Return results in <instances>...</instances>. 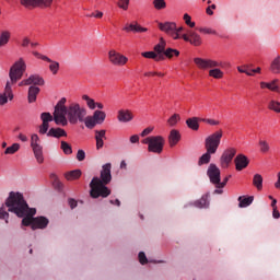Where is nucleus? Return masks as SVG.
<instances>
[{
	"label": "nucleus",
	"instance_id": "f257e3e1",
	"mask_svg": "<svg viewBox=\"0 0 280 280\" xmlns=\"http://www.w3.org/2000/svg\"><path fill=\"white\" fill-rule=\"evenodd\" d=\"M89 110L80 103L72 102L67 106V98L62 97L55 106L54 121L57 126H75L84 124L86 126Z\"/></svg>",
	"mask_w": 280,
	"mask_h": 280
},
{
	"label": "nucleus",
	"instance_id": "f03ea898",
	"mask_svg": "<svg viewBox=\"0 0 280 280\" xmlns=\"http://www.w3.org/2000/svg\"><path fill=\"white\" fill-rule=\"evenodd\" d=\"M27 69V65L25 63V60L22 58L19 59L9 71V78L10 80L7 81L3 93L0 94V106H5V103L8 100L12 102L14 100V93L12 92V86L16 84L21 78H23V74L25 73V70Z\"/></svg>",
	"mask_w": 280,
	"mask_h": 280
},
{
	"label": "nucleus",
	"instance_id": "7ed1b4c3",
	"mask_svg": "<svg viewBox=\"0 0 280 280\" xmlns=\"http://www.w3.org/2000/svg\"><path fill=\"white\" fill-rule=\"evenodd\" d=\"M110 163L103 165L101 171V178L93 177L90 183V196L91 198H108L110 190L106 185L113 180V175L110 174Z\"/></svg>",
	"mask_w": 280,
	"mask_h": 280
},
{
	"label": "nucleus",
	"instance_id": "20e7f679",
	"mask_svg": "<svg viewBox=\"0 0 280 280\" xmlns=\"http://www.w3.org/2000/svg\"><path fill=\"white\" fill-rule=\"evenodd\" d=\"M5 206L10 213H15L18 218H25V215H36V209H30L25 197L19 191L9 192V197L5 200Z\"/></svg>",
	"mask_w": 280,
	"mask_h": 280
},
{
	"label": "nucleus",
	"instance_id": "39448f33",
	"mask_svg": "<svg viewBox=\"0 0 280 280\" xmlns=\"http://www.w3.org/2000/svg\"><path fill=\"white\" fill-rule=\"evenodd\" d=\"M194 62L196 67H198V69H201L203 71H207V69H210L208 72L210 78H213L214 80H222V78H224V71L218 68V67H221L222 65L219 63L217 60L196 57L194 59Z\"/></svg>",
	"mask_w": 280,
	"mask_h": 280
},
{
	"label": "nucleus",
	"instance_id": "423d86ee",
	"mask_svg": "<svg viewBox=\"0 0 280 280\" xmlns=\"http://www.w3.org/2000/svg\"><path fill=\"white\" fill-rule=\"evenodd\" d=\"M142 143L148 145L149 152H153V154H161L165 145V139L161 136H151L142 140Z\"/></svg>",
	"mask_w": 280,
	"mask_h": 280
},
{
	"label": "nucleus",
	"instance_id": "0eeeda50",
	"mask_svg": "<svg viewBox=\"0 0 280 280\" xmlns=\"http://www.w3.org/2000/svg\"><path fill=\"white\" fill-rule=\"evenodd\" d=\"M222 137H223L222 129H220V130L213 132L212 135L208 136L205 140L206 150L215 154V152H218V149L220 148Z\"/></svg>",
	"mask_w": 280,
	"mask_h": 280
},
{
	"label": "nucleus",
	"instance_id": "6e6552de",
	"mask_svg": "<svg viewBox=\"0 0 280 280\" xmlns=\"http://www.w3.org/2000/svg\"><path fill=\"white\" fill-rule=\"evenodd\" d=\"M31 148L37 163H44L45 156L43 155V144L40 137H38L36 133L31 135Z\"/></svg>",
	"mask_w": 280,
	"mask_h": 280
},
{
	"label": "nucleus",
	"instance_id": "1a4fd4ad",
	"mask_svg": "<svg viewBox=\"0 0 280 280\" xmlns=\"http://www.w3.org/2000/svg\"><path fill=\"white\" fill-rule=\"evenodd\" d=\"M103 121H106V112L96 109L92 116H88L85 128L93 130L97 125H102Z\"/></svg>",
	"mask_w": 280,
	"mask_h": 280
},
{
	"label": "nucleus",
	"instance_id": "9d476101",
	"mask_svg": "<svg viewBox=\"0 0 280 280\" xmlns=\"http://www.w3.org/2000/svg\"><path fill=\"white\" fill-rule=\"evenodd\" d=\"M107 56H108V61L114 67H126V65H128V57H126L124 54L115 49H110Z\"/></svg>",
	"mask_w": 280,
	"mask_h": 280
},
{
	"label": "nucleus",
	"instance_id": "9b49d317",
	"mask_svg": "<svg viewBox=\"0 0 280 280\" xmlns=\"http://www.w3.org/2000/svg\"><path fill=\"white\" fill-rule=\"evenodd\" d=\"M158 27L161 32H164L168 36H172L174 40H178V38H180V35L176 33V23L174 22H160L158 24Z\"/></svg>",
	"mask_w": 280,
	"mask_h": 280
},
{
	"label": "nucleus",
	"instance_id": "f8f14e48",
	"mask_svg": "<svg viewBox=\"0 0 280 280\" xmlns=\"http://www.w3.org/2000/svg\"><path fill=\"white\" fill-rule=\"evenodd\" d=\"M235 154H237V150H235V148H229L223 151L220 158V165L223 170H226V167L231 165Z\"/></svg>",
	"mask_w": 280,
	"mask_h": 280
},
{
	"label": "nucleus",
	"instance_id": "ddd939ff",
	"mask_svg": "<svg viewBox=\"0 0 280 280\" xmlns=\"http://www.w3.org/2000/svg\"><path fill=\"white\" fill-rule=\"evenodd\" d=\"M182 38L195 47H200V45H202V37H200L196 31L188 30L186 34L182 35Z\"/></svg>",
	"mask_w": 280,
	"mask_h": 280
},
{
	"label": "nucleus",
	"instance_id": "4468645a",
	"mask_svg": "<svg viewBox=\"0 0 280 280\" xmlns=\"http://www.w3.org/2000/svg\"><path fill=\"white\" fill-rule=\"evenodd\" d=\"M24 8H49L54 0H20Z\"/></svg>",
	"mask_w": 280,
	"mask_h": 280
},
{
	"label": "nucleus",
	"instance_id": "2eb2a0df",
	"mask_svg": "<svg viewBox=\"0 0 280 280\" xmlns=\"http://www.w3.org/2000/svg\"><path fill=\"white\" fill-rule=\"evenodd\" d=\"M32 84H34V86H43L45 84V79L39 74H32L27 79L22 80L19 83V86H32Z\"/></svg>",
	"mask_w": 280,
	"mask_h": 280
},
{
	"label": "nucleus",
	"instance_id": "dca6fc26",
	"mask_svg": "<svg viewBox=\"0 0 280 280\" xmlns=\"http://www.w3.org/2000/svg\"><path fill=\"white\" fill-rule=\"evenodd\" d=\"M42 125L39 126V135H47L49 132V121H54V116L45 112L40 114Z\"/></svg>",
	"mask_w": 280,
	"mask_h": 280
},
{
	"label": "nucleus",
	"instance_id": "f3484780",
	"mask_svg": "<svg viewBox=\"0 0 280 280\" xmlns=\"http://www.w3.org/2000/svg\"><path fill=\"white\" fill-rule=\"evenodd\" d=\"M207 174L210 178V183L218 187V185H220V168L215 164H210Z\"/></svg>",
	"mask_w": 280,
	"mask_h": 280
},
{
	"label": "nucleus",
	"instance_id": "a211bd4d",
	"mask_svg": "<svg viewBox=\"0 0 280 280\" xmlns=\"http://www.w3.org/2000/svg\"><path fill=\"white\" fill-rule=\"evenodd\" d=\"M117 119L120 121V124H129V121L135 119V115L130 112V109H120L118 110Z\"/></svg>",
	"mask_w": 280,
	"mask_h": 280
},
{
	"label": "nucleus",
	"instance_id": "6ab92c4d",
	"mask_svg": "<svg viewBox=\"0 0 280 280\" xmlns=\"http://www.w3.org/2000/svg\"><path fill=\"white\" fill-rule=\"evenodd\" d=\"M234 163H235V167L237 172H242V170H246V167H248V158L244 154H238L235 159H234Z\"/></svg>",
	"mask_w": 280,
	"mask_h": 280
},
{
	"label": "nucleus",
	"instance_id": "aec40b11",
	"mask_svg": "<svg viewBox=\"0 0 280 280\" xmlns=\"http://www.w3.org/2000/svg\"><path fill=\"white\" fill-rule=\"evenodd\" d=\"M49 224V219L45 217H37L33 219V231H36V229H47V225Z\"/></svg>",
	"mask_w": 280,
	"mask_h": 280
},
{
	"label": "nucleus",
	"instance_id": "412c9836",
	"mask_svg": "<svg viewBox=\"0 0 280 280\" xmlns=\"http://www.w3.org/2000/svg\"><path fill=\"white\" fill-rule=\"evenodd\" d=\"M279 80L275 79L271 82H260V89H268V91H272L273 93H280L279 85L277 84Z\"/></svg>",
	"mask_w": 280,
	"mask_h": 280
},
{
	"label": "nucleus",
	"instance_id": "4be33fe9",
	"mask_svg": "<svg viewBox=\"0 0 280 280\" xmlns=\"http://www.w3.org/2000/svg\"><path fill=\"white\" fill-rule=\"evenodd\" d=\"M104 139H106V130L95 131L96 150L104 148Z\"/></svg>",
	"mask_w": 280,
	"mask_h": 280
},
{
	"label": "nucleus",
	"instance_id": "5701e85b",
	"mask_svg": "<svg viewBox=\"0 0 280 280\" xmlns=\"http://www.w3.org/2000/svg\"><path fill=\"white\" fill-rule=\"evenodd\" d=\"M38 93H40V88L34 86V85H31L28 88V95H27L28 104H34V102H36V97L38 96Z\"/></svg>",
	"mask_w": 280,
	"mask_h": 280
},
{
	"label": "nucleus",
	"instance_id": "b1692460",
	"mask_svg": "<svg viewBox=\"0 0 280 280\" xmlns=\"http://www.w3.org/2000/svg\"><path fill=\"white\" fill-rule=\"evenodd\" d=\"M47 137L60 139L61 137H67V131L62 128H50L47 132Z\"/></svg>",
	"mask_w": 280,
	"mask_h": 280
},
{
	"label": "nucleus",
	"instance_id": "393cba45",
	"mask_svg": "<svg viewBox=\"0 0 280 280\" xmlns=\"http://www.w3.org/2000/svg\"><path fill=\"white\" fill-rule=\"evenodd\" d=\"M253 200H255V197L249 196H241L238 197V207L241 209H245L246 207H250V205H253Z\"/></svg>",
	"mask_w": 280,
	"mask_h": 280
},
{
	"label": "nucleus",
	"instance_id": "a878e982",
	"mask_svg": "<svg viewBox=\"0 0 280 280\" xmlns=\"http://www.w3.org/2000/svg\"><path fill=\"white\" fill-rule=\"evenodd\" d=\"M44 62H49V71L52 73V75H58V71H60V62L51 60V58L48 57V60H45Z\"/></svg>",
	"mask_w": 280,
	"mask_h": 280
},
{
	"label": "nucleus",
	"instance_id": "bb28decb",
	"mask_svg": "<svg viewBox=\"0 0 280 280\" xmlns=\"http://www.w3.org/2000/svg\"><path fill=\"white\" fill-rule=\"evenodd\" d=\"M141 56L143 58H149L151 60H155L156 62L161 61V60H165V56L163 55H158L156 52L154 51H144L141 54Z\"/></svg>",
	"mask_w": 280,
	"mask_h": 280
},
{
	"label": "nucleus",
	"instance_id": "cd10ccee",
	"mask_svg": "<svg viewBox=\"0 0 280 280\" xmlns=\"http://www.w3.org/2000/svg\"><path fill=\"white\" fill-rule=\"evenodd\" d=\"M201 118L198 117H191L186 120V126L190 128V130H199L200 129V121Z\"/></svg>",
	"mask_w": 280,
	"mask_h": 280
},
{
	"label": "nucleus",
	"instance_id": "c85d7f7f",
	"mask_svg": "<svg viewBox=\"0 0 280 280\" xmlns=\"http://www.w3.org/2000/svg\"><path fill=\"white\" fill-rule=\"evenodd\" d=\"M81 100L83 102H85V106L90 109V110H95V100L92 98L91 96H89L88 94H83L81 96Z\"/></svg>",
	"mask_w": 280,
	"mask_h": 280
},
{
	"label": "nucleus",
	"instance_id": "c756f323",
	"mask_svg": "<svg viewBox=\"0 0 280 280\" xmlns=\"http://www.w3.org/2000/svg\"><path fill=\"white\" fill-rule=\"evenodd\" d=\"M167 43L165 42V39L160 38V43L158 45L154 46V51L155 54H158V56H163V54H165Z\"/></svg>",
	"mask_w": 280,
	"mask_h": 280
},
{
	"label": "nucleus",
	"instance_id": "7c9ffc66",
	"mask_svg": "<svg viewBox=\"0 0 280 280\" xmlns=\"http://www.w3.org/2000/svg\"><path fill=\"white\" fill-rule=\"evenodd\" d=\"M80 176H82V171L80 170L70 171L65 174L66 180H78Z\"/></svg>",
	"mask_w": 280,
	"mask_h": 280
},
{
	"label": "nucleus",
	"instance_id": "2f4dec72",
	"mask_svg": "<svg viewBox=\"0 0 280 280\" xmlns=\"http://www.w3.org/2000/svg\"><path fill=\"white\" fill-rule=\"evenodd\" d=\"M178 141H180V132H178L176 129H173L170 133V145L174 147L176 143H178Z\"/></svg>",
	"mask_w": 280,
	"mask_h": 280
},
{
	"label": "nucleus",
	"instance_id": "473e14b6",
	"mask_svg": "<svg viewBox=\"0 0 280 280\" xmlns=\"http://www.w3.org/2000/svg\"><path fill=\"white\" fill-rule=\"evenodd\" d=\"M253 185H255L258 191H261V189H264V177L260 174H255L253 178Z\"/></svg>",
	"mask_w": 280,
	"mask_h": 280
},
{
	"label": "nucleus",
	"instance_id": "72a5a7b5",
	"mask_svg": "<svg viewBox=\"0 0 280 280\" xmlns=\"http://www.w3.org/2000/svg\"><path fill=\"white\" fill-rule=\"evenodd\" d=\"M211 154H215L213 152H210L208 150H206V153H203L199 161H198V165H207L211 162Z\"/></svg>",
	"mask_w": 280,
	"mask_h": 280
},
{
	"label": "nucleus",
	"instance_id": "f704fd0d",
	"mask_svg": "<svg viewBox=\"0 0 280 280\" xmlns=\"http://www.w3.org/2000/svg\"><path fill=\"white\" fill-rule=\"evenodd\" d=\"M22 218V226H31L34 230V214H25Z\"/></svg>",
	"mask_w": 280,
	"mask_h": 280
},
{
	"label": "nucleus",
	"instance_id": "c9c22d12",
	"mask_svg": "<svg viewBox=\"0 0 280 280\" xmlns=\"http://www.w3.org/2000/svg\"><path fill=\"white\" fill-rule=\"evenodd\" d=\"M270 71L273 73L279 74L280 73V56L276 57L271 65H270Z\"/></svg>",
	"mask_w": 280,
	"mask_h": 280
},
{
	"label": "nucleus",
	"instance_id": "e433bc0d",
	"mask_svg": "<svg viewBox=\"0 0 280 280\" xmlns=\"http://www.w3.org/2000/svg\"><path fill=\"white\" fill-rule=\"evenodd\" d=\"M10 32L9 31H3L0 34V47H3V45H8V43L10 42Z\"/></svg>",
	"mask_w": 280,
	"mask_h": 280
},
{
	"label": "nucleus",
	"instance_id": "4c0bfd02",
	"mask_svg": "<svg viewBox=\"0 0 280 280\" xmlns=\"http://www.w3.org/2000/svg\"><path fill=\"white\" fill-rule=\"evenodd\" d=\"M258 145H259V150L262 154L270 152V144L268 143V141L259 140Z\"/></svg>",
	"mask_w": 280,
	"mask_h": 280
},
{
	"label": "nucleus",
	"instance_id": "58836bf2",
	"mask_svg": "<svg viewBox=\"0 0 280 280\" xmlns=\"http://www.w3.org/2000/svg\"><path fill=\"white\" fill-rule=\"evenodd\" d=\"M19 150H21V144L13 143L11 147H8L4 150V154H16V152H19Z\"/></svg>",
	"mask_w": 280,
	"mask_h": 280
},
{
	"label": "nucleus",
	"instance_id": "ea45409f",
	"mask_svg": "<svg viewBox=\"0 0 280 280\" xmlns=\"http://www.w3.org/2000/svg\"><path fill=\"white\" fill-rule=\"evenodd\" d=\"M269 110H272L273 113H280V102L271 100L268 104Z\"/></svg>",
	"mask_w": 280,
	"mask_h": 280
},
{
	"label": "nucleus",
	"instance_id": "a19ab883",
	"mask_svg": "<svg viewBox=\"0 0 280 280\" xmlns=\"http://www.w3.org/2000/svg\"><path fill=\"white\" fill-rule=\"evenodd\" d=\"M195 207H197L198 209H207V207H209V200H207V197H202L195 202Z\"/></svg>",
	"mask_w": 280,
	"mask_h": 280
},
{
	"label": "nucleus",
	"instance_id": "79ce46f5",
	"mask_svg": "<svg viewBox=\"0 0 280 280\" xmlns=\"http://www.w3.org/2000/svg\"><path fill=\"white\" fill-rule=\"evenodd\" d=\"M61 150L63 154H73V149L71 148V144H69L67 141H61Z\"/></svg>",
	"mask_w": 280,
	"mask_h": 280
},
{
	"label": "nucleus",
	"instance_id": "37998d69",
	"mask_svg": "<svg viewBox=\"0 0 280 280\" xmlns=\"http://www.w3.org/2000/svg\"><path fill=\"white\" fill-rule=\"evenodd\" d=\"M166 58H172L173 56H180V51L178 49L167 48L166 51H164V55Z\"/></svg>",
	"mask_w": 280,
	"mask_h": 280
},
{
	"label": "nucleus",
	"instance_id": "c03bdc74",
	"mask_svg": "<svg viewBox=\"0 0 280 280\" xmlns=\"http://www.w3.org/2000/svg\"><path fill=\"white\" fill-rule=\"evenodd\" d=\"M153 5L155 10H165L167 8L165 0H153Z\"/></svg>",
	"mask_w": 280,
	"mask_h": 280
},
{
	"label": "nucleus",
	"instance_id": "a18cd8bd",
	"mask_svg": "<svg viewBox=\"0 0 280 280\" xmlns=\"http://www.w3.org/2000/svg\"><path fill=\"white\" fill-rule=\"evenodd\" d=\"M178 121H180V115L174 114L168 118L167 124L168 126L174 127L176 124H178Z\"/></svg>",
	"mask_w": 280,
	"mask_h": 280
},
{
	"label": "nucleus",
	"instance_id": "49530a36",
	"mask_svg": "<svg viewBox=\"0 0 280 280\" xmlns=\"http://www.w3.org/2000/svg\"><path fill=\"white\" fill-rule=\"evenodd\" d=\"M200 121L208 124V126H220V120L213 118H200Z\"/></svg>",
	"mask_w": 280,
	"mask_h": 280
},
{
	"label": "nucleus",
	"instance_id": "de8ad7c7",
	"mask_svg": "<svg viewBox=\"0 0 280 280\" xmlns=\"http://www.w3.org/2000/svg\"><path fill=\"white\" fill-rule=\"evenodd\" d=\"M118 8H120V10H128L129 5H130V0H118L117 2Z\"/></svg>",
	"mask_w": 280,
	"mask_h": 280
},
{
	"label": "nucleus",
	"instance_id": "09e8293b",
	"mask_svg": "<svg viewBox=\"0 0 280 280\" xmlns=\"http://www.w3.org/2000/svg\"><path fill=\"white\" fill-rule=\"evenodd\" d=\"M138 27H139V23L135 22L133 24L126 25L124 27V31L125 32H137Z\"/></svg>",
	"mask_w": 280,
	"mask_h": 280
},
{
	"label": "nucleus",
	"instance_id": "8fccbe9b",
	"mask_svg": "<svg viewBox=\"0 0 280 280\" xmlns=\"http://www.w3.org/2000/svg\"><path fill=\"white\" fill-rule=\"evenodd\" d=\"M184 21L188 27H196V22H191V15L185 13L184 14Z\"/></svg>",
	"mask_w": 280,
	"mask_h": 280
},
{
	"label": "nucleus",
	"instance_id": "3c124183",
	"mask_svg": "<svg viewBox=\"0 0 280 280\" xmlns=\"http://www.w3.org/2000/svg\"><path fill=\"white\" fill-rule=\"evenodd\" d=\"M8 218H10V213L5 209L0 208V220H5V224H8Z\"/></svg>",
	"mask_w": 280,
	"mask_h": 280
},
{
	"label": "nucleus",
	"instance_id": "603ef678",
	"mask_svg": "<svg viewBox=\"0 0 280 280\" xmlns=\"http://www.w3.org/2000/svg\"><path fill=\"white\" fill-rule=\"evenodd\" d=\"M50 177L52 178L54 180V185L60 189V187H62V183L60 182V179H58V175L56 174H51Z\"/></svg>",
	"mask_w": 280,
	"mask_h": 280
},
{
	"label": "nucleus",
	"instance_id": "864d4df0",
	"mask_svg": "<svg viewBox=\"0 0 280 280\" xmlns=\"http://www.w3.org/2000/svg\"><path fill=\"white\" fill-rule=\"evenodd\" d=\"M199 32H200L201 34H213V35L217 34L215 30L209 28V27H200V28H199Z\"/></svg>",
	"mask_w": 280,
	"mask_h": 280
},
{
	"label": "nucleus",
	"instance_id": "5fc2aeb1",
	"mask_svg": "<svg viewBox=\"0 0 280 280\" xmlns=\"http://www.w3.org/2000/svg\"><path fill=\"white\" fill-rule=\"evenodd\" d=\"M84 159H86V152H84V150L80 149L77 152V160L82 162V161H84Z\"/></svg>",
	"mask_w": 280,
	"mask_h": 280
},
{
	"label": "nucleus",
	"instance_id": "6e6d98bb",
	"mask_svg": "<svg viewBox=\"0 0 280 280\" xmlns=\"http://www.w3.org/2000/svg\"><path fill=\"white\" fill-rule=\"evenodd\" d=\"M138 257H139L140 264H142V266H144V264H148V257H145V253L140 252Z\"/></svg>",
	"mask_w": 280,
	"mask_h": 280
},
{
	"label": "nucleus",
	"instance_id": "4d7b16f0",
	"mask_svg": "<svg viewBox=\"0 0 280 280\" xmlns=\"http://www.w3.org/2000/svg\"><path fill=\"white\" fill-rule=\"evenodd\" d=\"M33 56H35V58H38L39 60H44V62H45V60H49V57H47L46 55H43L38 51H33Z\"/></svg>",
	"mask_w": 280,
	"mask_h": 280
},
{
	"label": "nucleus",
	"instance_id": "13d9d810",
	"mask_svg": "<svg viewBox=\"0 0 280 280\" xmlns=\"http://www.w3.org/2000/svg\"><path fill=\"white\" fill-rule=\"evenodd\" d=\"M31 43H32V40L30 39V37H23L21 46L22 47H28L31 45Z\"/></svg>",
	"mask_w": 280,
	"mask_h": 280
},
{
	"label": "nucleus",
	"instance_id": "bf43d9fd",
	"mask_svg": "<svg viewBox=\"0 0 280 280\" xmlns=\"http://www.w3.org/2000/svg\"><path fill=\"white\" fill-rule=\"evenodd\" d=\"M90 16H93V19H102L104 16V12L102 11H95Z\"/></svg>",
	"mask_w": 280,
	"mask_h": 280
},
{
	"label": "nucleus",
	"instance_id": "052dcab7",
	"mask_svg": "<svg viewBox=\"0 0 280 280\" xmlns=\"http://www.w3.org/2000/svg\"><path fill=\"white\" fill-rule=\"evenodd\" d=\"M226 183H229V177H225L223 182H219L217 189H222L226 186Z\"/></svg>",
	"mask_w": 280,
	"mask_h": 280
},
{
	"label": "nucleus",
	"instance_id": "680f3d73",
	"mask_svg": "<svg viewBox=\"0 0 280 280\" xmlns=\"http://www.w3.org/2000/svg\"><path fill=\"white\" fill-rule=\"evenodd\" d=\"M152 130H154V128H152V127L145 128V129L141 132V137H148V135H150V133L152 132Z\"/></svg>",
	"mask_w": 280,
	"mask_h": 280
},
{
	"label": "nucleus",
	"instance_id": "e2e57ef3",
	"mask_svg": "<svg viewBox=\"0 0 280 280\" xmlns=\"http://www.w3.org/2000/svg\"><path fill=\"white\" fill-rule=\"evenodd\" d=\"M130 143H139V136L133 135L129 138Z\"/></svg>",
	"mask_w": 280,
	"mask_h": 280
},
{
	"label": "nucleus",
	"instance_id": "0e129e2a",
	"mask_svg": "<svg viewBox=\"0 0 280 280\" xmlns=\"http://www.w3.org/2000/svg\"><path fill=\"white\" fill-rule=\"evenodd\" d=\"M68 202L71 209H75L78 207V201H75V199H69Z\"/></svg>",
	"mask_w": 280,
	"mask_h": 280
},
{
	"label": "nucleus",
	"instance_id": "69168bd1",
	"mask_svg": "<svg viewBox=\"0 0 280 280\" xmlns=\"http://www.w3.org/2000/svg\"><path fill=\"white\" fill-rule=\"evenodd\" d=\"M272 217L275 218V220H279L280 213H279V210L277 208L273 209Z\"/></svg>",
	"mask_w": 280,
	"mask_h": 280
},
{
	"label": "nucleus",
	"instance_id": "338daca9",
	"mask_svg": "<svg viewBox=\"0 0 280 280\" xmlns=\"http://www.w3.org/2000/svg\"><path fill=\"white\" fill-rule=\"evenodd\" d=\"M18 139H20V141H22L23 143H26L27 141V136L23 135V133H20L18 136Z\"/></svg>",
	"mask_w": 280,
	"mask_h": 280
},
{
	"label": "nucleus",
	"instance_id": "774afa93",
	"mask_svg": "<svg viewBox=\"0 0 280 280\" xmlns=\"http://www.w3.org/2000/svg\"><path fill=\"white\" fill-rule=\"evenodd\" d=\"M136 32L139 33V34H142L144 32H148V28L138 24V30Z\"/></svg>",
	"mask_w": 280,
	"mask_h": 280
}]
</instances>
